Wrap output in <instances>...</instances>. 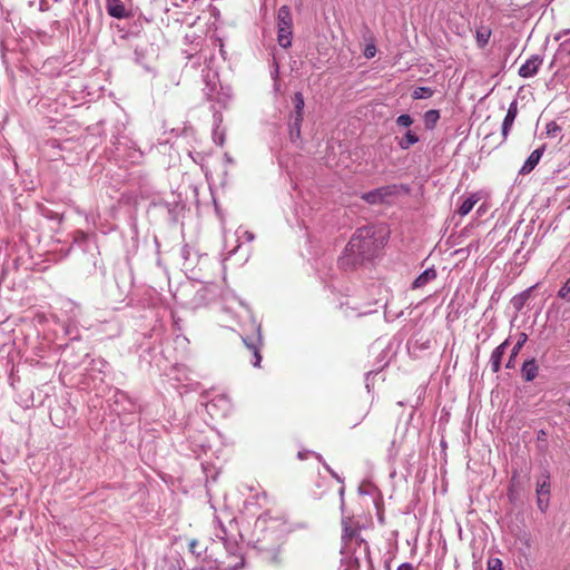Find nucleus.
I'll return each instance as SVG.
<instances>
[{
    "instance_id": "f257e3e1",
    "label": "nucleus",
    "mask_w": 570,
    "mask_h": 570,
    "mask_svg": "<svg viewBox=\"0 0 570 570\" xmlns=\"http://www.w3.org/2000/svg\"><path fill=\"white\" fill-rule=\"evenodd\" d=\"M375 235L376 230L373 226L356 229L345 248L353 263H362L377 254L383 244Z\"/></svg>"
},
{
    "instance_id": "f03ea898",
    "label": "nucleus",
    "mask_w": 570,
    "mask_h": 570,
    "mask_svg": "<svg viewBox=\"0 0 570 570\" xmlns=\"http://www.w3.org/2000/svg\"><path fill=\"white\" fill-rule=\"evenodd\" d=\"M550 491H551L550 475L547 472V473L542 474L537 480V487H535L537 505H538L539 510L543 513L549 508Z\"/></svg>"
},
{
    "instance_id": "7ed1b4c3",
    "label": "nucleus",
    "mask_w": 570,
    "mask_h": 570,
    "mask_svg": "<svg viewBox=\"0 0 570 570\" xmlns=\"http://www.w3.org/2000/svg\"><path fill=\"white\" fill-rule=\"evenodd\" d=\"M394 194H396V186H383L363 194L362 199L370 205H380Z\"/></svg>"
},
{
    "instance_id": "20e7f679",
    "label": "nucleus",
    "mask_w": 570,
    "mask_h": 570,
    "mask_svg": "<svg viewBox=\"0 0 570 570\" xmlns=\"http://www.w3.org/2000/svg\"><path fill=\"white\" fill-rule=\"evenodd\" d=\"M518 116V102L517 100H513L509 108H508V112L503 119V122H502V140L498 144V146H500L501 144H503L507 139H508V136H509V132L513 126V122L515 120Z\"/></svg>"
},
{
    "instance_id": "39448f33",
    "label": "nucleus",
    "mask_w": 570,
    "mask_h": 570,
    "mask_svg": "<svg viewBox=\"0 0 570 570\" xmlns=\"http://www.w3.org/2000/svg\"><path fill=\"white\" fill-rule=\"evenodd\" d=\"M541 65L542 58L538 55L532 56L520 67L519 76L522 78L533 77L538 72Z\"/></svg>"
},
{
    "instance_id": "423d86ee",
    "label": "nucleus",
    "mask_w": 570,
    "mask_h": 570,
    "mask_svg": "<svg viewBox=\"0 0 570 570\" xmlns=\"http://www.w3.org/2000/svg\"><path fill=\"white\" fill-rule=\"evenodd\" d=\"M544 149L546 147L542 146L535 150H533L530 156L528 157V159L524 161L523 166L521 167L519 174L520 175H528L530 174L534 168L535 166L539 164L543 153H544Z\"/></svg>"
},
{
    "instance_id": "0eeeda50",
    "label": "nucleus",
    "mask_w": 570,
    "mask_h": 570,
    "mask_svg": "<svg viewBox=\"0 0 570 570\" xmlns=\"http://www.w3.org/2000/svg\"><path fill=\"white\" fill-rule=\"evenodd\" d=\"M342 540L345 543L351 542L353 539L357 538L360 534V527L354 523L350 518H345L342 520Z\"/></svg>"
},
{
    "instance_id": "6e6552de",
    "label": "nucleus",
    "mask_w": 570,
    "mask_h": 570,
    "mask_svg": "<svg viewBox=\"0 0 570 570\" xmlns=\"http://www.w3.org/2000/svg\"><path fill=\"white\" fill-rule=\"evenodd\" d=\"M106 8L109 16L114 18L124 19L129 16L122 0H107Z\"/></svg>"
},
{
    "instance_id": "1a4fd4ad",
    "label": "nucleus",
    "mask_w": 570,
    "mask_h": 570,
    "mask_svg": "<svg viewBox=\"0 0 570 570\" xmlns=\"http://www.w3.org/2000/svg\"><path fill=\"white\" fill-rule=\"evenodd\" d=\"M243 342L250 353L249 361L253 363L254 366L258 367L262 361L259 345L256 342H249L248 338H243Z\"/></svg>"
},
{
    "instance_id": "9d476101",
    "label": "nucleus",
    "mask_w": 570,
    "mask_h": 570,
    "mask_svg": "<svg viewBox=\"0 0 570 570\" xmlns=\"http://www.w3.org/2000/svg\"><path fill=\"white\" fill-rule=\"evenodd\" d=\"M508 345V341H504L500 344L491 354V367L494 373L499 372L501 366V358L505 352V347Z\"/></svg>"
},
{
    "instance_id": "9b49d317",
    "label": "nucleus",
    "mask_w": 570,
    "mask_h": 570,
    "mask_svg": "<svg viewBox=\"0 0 570 570\" xmlns=\"http://www.w3.org/2000/svg\"><path fill=\"white\" fill-rule=\"evenodd\" d=\"M277 27H293L292 12L289 7L282 6L278 9Z\"/></svg>"
},
{
    "instance_id": "f8f14e48",
    "label": "nucleus",
    "mask_w": 570,
    "mask_h": 570,
    "mask_svg": "<svg viewBox=\"0 0 570 570\" xmlns=\"http://www.w3.org/2000/svg\"><path fill=\"white\" fill-rule=\"evenodd\" d=\"M277 41L281 47L289 48L292 46V27H278Z\"/></svg>"
},
{
    "instance_id": "ddd939ff",
    "label": "nucleus",
    "mask_w": 570,
    "mask_h": 570,
    "mask_svg": "<svg viewBox=\"0 0 570 570\" xmlns=\"http://www.w3.org/2000/svg\"><path fill=\"white\" fill-rule=\"evenodd\" d=\"M481 199V197L478 195V194H472L471 196H469L465 200H463V203L459 206L458 208V214L460 216H465L468 215L472 208L474 207V205Z\"/></svg>"
},
{
    "instance_id": "4468645a",
    "label": "nucleus",
    "mask_w": 570,
    "mask_h": 570,
    "mask_svg": "<svg viewBox=\"0 0 570 570\" xmlns=\"http://www.w3.org/2000/svg\"><path fill=\"white\" fill-rule=\"evenodd\" d=\"M538 375V366L535 364V361L532 358L530 361H527L523 363L522 366V376L525 381L530 382L533 381Z\"/></svg>"
},
{
    "instance_id": "2eb2a0df",
    "label": "nucleus",
    "mask_w": 570,
    "mask_h": 570,
    "mask_svg": "<svg viewBox=\"0 0 570 570\" xmlns=\"http://www.w3.org/2000/svg\"><path fill=\"white\" fill-rule=\"evenodd\" d=\"M294 104H295V126L299 127L303 120V109H304V98L301 92H296L294 95Z\"/></svg>"
},
{
    "instance_id": "dca6fc26",
    "label": "nucleus",
    "mask_w": 570,
    "mask_h": 570,
    "mask_svg": "<svg viewBox=\"0 0 570 570\" xmlns=\"http://www.w3.org/2000/svg\"><path fill=\"white\" fill-rule=\"evenodd\" d=\"M435 277H436V272L432 268H429L415 278V281L413 282V288L422 287L425 284H428L430 281L434 279Z\"/></svg>"
},
{
    "instance_id": "f3484780",
    "label": "nucleus",
    "mask_w": 570,
    "mask_h": 570,
    "mask_svg": "<svg viewBox=\"0 0 570 570\" xmlns=\"http://www.w3.org/2000/svg\"><path fill=\"white\" fill-rule=\"evenodd\" d=\"M491 33V29L484 26L476 29L475 40L479 48H484L488 45Z\"/></svg>"
},
{
    "instance_id": "a211bd4d",
    "label": "nucleus",
    "mask_w": 570,
    "mask_h": 570,
    "mask_svg": "<svg viewBox=\"0 0 570 570\" xmlns=\"http://www.w3.org/2000/svg\"><path fill=\"white\" fill-rule=\"evenodd\" d=\"M527 340H528L527 334L525 333H520L519 340H518L517 344L512 348L510 358H509V361L507 363V367H512L513 366V360L518 355V353L520 352V350L522 348V346L524 345Z\"/></svg>"
},
{
    "instance_id": "6ab92c4d",
    "label": "nucleus",
    "mask_w": 570,
    "mask_h": 570,
    "mask_svg": "<svg viewBox=\"0 0 570 570\" xmlns=\"http://www.w3.org/2000/svg\"><path fill=\"white\" fill-rule=\"evenodd\" d=\"M419 141V136L412 131L407 130L404 137H402L399 141V146L402 149H409L412 145L416 144Z\"/></svg>"
},
{
    "instance_id": "aec40b11",
    "label": "nucleus",
    "mask_w": 570,
    "mask_h": 570,
    "mask_svg": "<svg viewBox=\"0 0 570 570\" xmlns=\"http://www.w3.org/2000/svg\"><path fill=\"white\" fill-rule=\"evenodd\" d=\"M433 94V90L431 88H428V87H417L414 89L413 94H412V97L414 99H423V98H429L431 97Z\"/></svg>"
},
{
    "instance_id": "412c9836",
    "label": "nucleus",
    "mask_w": 570,
    "mask_h": 570,
    "mask_svg": "<svg viewBox=\"0 0 570 570\" xmlns=\"http://www.w3.org/2000/svg\"><path fill=\"white\" fill-rule=\"evenodd\" d=\"M440 115L438 110H429L424 115L425 124L428 127H433L439 120Z\"/></svg>"
},
{
    "instance_id": "4be33fe9",
    "label": "nucleus",
    "mask_w": 570,
    "mask_h": 570,
    "mask_svg": "<svg viewBox=\"0 0 570 570\" xmlns=\"http://www.w3.org/2000/svg\"><path fill=\"white\" fill-rule=\"evenodd\" d=\"M396 124L400 127L409 128L413 124V118L407 114H403L396 118Z\"/></svg>"
},
{
    "instance_id": "5701e85b",
    "label": "nucleus",
    "mask_w": 570,
    "mask_h": 570,
    "mask_svg": "<svg viewBox=\"0 0 570 570\" xmlns=\"http://www.w3.org/2000/svg\"><path fill=\"white\" fill-rule=\"evenodd\" d=\"M569 295H570V277L568 278V281L564 283V285L558 292V296L563 299H568Z\"/></svg>"
},
{
    "instance_id": "b1692460",
    "label": "nucleus",
    "mask_w": 570,
    "mask_h": 570,
    "mask_svg": "<svg viewBox=\"0 0 570 570\" xmlns=\"http://www.w3.org/2000/svg\"><path fill=\"white\" fill-rule=\"evenodd\" d=\"M488 570H502V562L498 558H492L488 561Z\"/></svg>"
},
{
    "instance_id": "393cba45",
    "label": "nucleus",
    "mask_w": 570,
    "mask_h": 570,
    "mask_svg": "<svg viewBox=\"0 0 570 570\" xmlns=\"http://www.w3.org/2000/svg\"><path fill=\"white\" fill-rule=\"evenodd\" d=\"M364 56L370 59L373 58L376 55V47L373 43H370L364 49Z\"/></svg>"
},
{
    "instance_id": "a878e982",
    "label": "nucleus",
    "mask_w": 570,
    "mask_h": 570,
    "mask_svg": "<svg viewBox=\"0 0 570 570\" xmlns=\"http://www.w3.org/2000/svg\"><path fill=\"white\" fill-rule=\"evenodd\" d=\"M548 439V433L544 430H539L537 433V440L538 442L546 443Z\"/></svg>"
},
{
    "instance_id": "bb28decb",
    "label": "nucleus",
    "mask_w": 570,
    "mask_h": 570,
    "mask_svg": "<svg viewBox=\"0 0 570 570\" xmlns=\"http://www.w3.org/2000/svg\"><path fill=\"white\" fill-rule=\"evenodd\" d=\"M396 570H415V569L411 563L405 562V563L400 564Z\"/></svg>"
},
{
    "instance_id": "cd10ccee",
    "label": "nucleus",
    "mask_w": 570,
    "mask_h": 570,
    "mask_svg": "<svg viewBox=\"0 0 570 570\" xmlns=\"http://www.w3.org/2000/svg\"><path fill=\"white\" fill-rule=\"evenodd\" d=\"M196 543H197V542H196L195 540L190 542V544H189V549H190V551H193V552H194V549H195V547H196Z\"/></svg>"
},
{
    "instance_id": "c85d7f7f",
    "label": "nucleus",
    "mask_w": 570,
    "mask_h": 570,
    "mask_svg": "<svg viewBox=\"0 0 570 570\" xmlns=\"http://www.w3.org/2000/svg\"><path fill=\"white\" fill-rule=\"evenodd\" d=\"M214 405H215V404H214L213 402H212V403H209V404L207 405L208 410H209L212 406H214Z\"/></svg>"
}]
</instances>
